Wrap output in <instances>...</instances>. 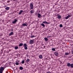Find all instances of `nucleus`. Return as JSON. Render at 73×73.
<instances>
[{
    "mask_svg": "<svg viewBox=\"0 0 73 73\" xmlns=\"http://www.w3.org/2000/svg\"><path fill=\"white\" fill-rule=\"evenodd\" d=\"M39 58H40L42 59V58H43V57H42V55H39Z\"/></svg>",
    "mask_w": 73,
    "mask_h": 73,
    "instance_id": "16",
    "label": "nucleus"
},
{
    "mask_svg": "<svg viewBox=\"0 0 73 73\" xmlns=\"http://www.w3.org/2000/svg\"><path fill=\"white\" fill-rule=\"evenodd\" d=\"M27 46V44H23V46L24 47H25V46Z\"/></svg>",
    "mask_w": 73,
    "mask_h": 73,
    "instance_id": "23",
    "label": "nucleus"
},
{
    "mask_svg": "<svg viewBox=\"0 0 73 73\" xmlns=\"http://www.w3.org/2000/svg\"><path fill=\"white\" fill-rule=\"evenodd\" d=\"M29 44H34V40H31L29 41Z\"/></svg>",
    "mask_w": 73,
    "mask_h": 73,
    "instance_id": "3",
    "label": "nucleus"
},
{
    "mask_svg": "<svg viewBox=\"0 0 73 73\" xmlns=\"http://www.w3.org/2000/svg\"><path fill=\"white\" fill-rule=\"evenodd\" d=\"M14 35V33H13V32H11L9 35V36H12V35Z\"/></svg>",
    "mask_w": 73,
    "mask_h": 73,
    "instance_id": "10",
    "label": "nucleus"
},
{
    "mask_svg": "<svg viewBox=\"0 0 73 73\" xmlns=\"http://www.w3.org/2000/svg\"><path fill=\"white\" fill-rule=\"evenodd\" d=\"M23 43H20L19 45V46H23Z\"/></svg>",
    "mask_w": 73,
    "mask_h": 73,
    "instance_id": "19",
    "label": "nucleus"
},
{
    "mask_svg": "<svg viewBox=\"0 0 73 73\" xmlns=\"http://www.w3.org/2000/svg\"><path fill=\"white\" fill-rule=\"evenodd\" d=\"M24 62H25L24 60H23L21 62V63L22 64H24Z\"/></svg>",
    "mask_w": 73,
    "mask_h": 73,
    "instance_id": "29",
    "label": "nucleus"
},
{
    "mask_svg": "<svg viewBox=\"0 0 73 73\" xmlns=\"http://www.w3.org/2000/svg\"><path fill=\"white\" fill-rule=\"evenodd\" d=\"M42 23L43 24H49V23H47V22L46 21L42 22Z\"/></svg>",
    "mask_w": 73,
    "mask_h": 73,
    "instance_id": "11",
    "label": "nucleus"
},
{
    "mask_svg": "<svg viewBox=\"0 0 73 73\" xmlns=\"http://www.w3.org/2000/svg\"><path fill=\"white\" fill-rule=\"evenodd\" d=\"M28 49V48L27 47V46H26L25 47V49H26V50H27Z\"/></svg>",
    "mask_w": 73,
    "mask_h": 73,
    "instance_id": "31",
    "label": "nucleus"
},
{
    "mask_svg": "<svg viewBox=\"0 0 73 73\" xmlns=\"http://www.w3.org/2000/svg\"><path fill=\"white\" fill-rule=\"evenodd\" d=\"M11 31H13V29H12Z\"/></svg>",
    "mask_w": 73,
    "mask_h": 73,
    "instance_id": "37",
    "label": "nucleus"
},
{
    "mask_svg": "<svg viewBox=\"0 0 73 73\" xmlns=\"http://www.w3.org/2000/svg\"><path fill=\"white\" fill-rule=\"evenodd\" d=\"M9 8H10L9 7H7L5 8V9H6V10H9Z\"/></svg>",
    "mask_w": 73,
    "mask_h": 73,
    "instance_id": "18",
    "label": "nucleus"
},
{
    "mask_svg": "<svg viewBox=\"0 0 73 73\" xmlns=\"http://www.w3.org/2000/svg\"><path fill=\"white\" fill-rule=\"evenodd\" d=\"M71 64L70 63H68L67 64V66H68V67H70V65Z\"/></svg>",
    "mask_w": 73,
    "mask_h": 73,
    "instance_id": "14",
    "label": "nucleus"
},
{
    "mask_svg": "<svg viewBox=\"0 0 73 73\" xmlns=\"http://www.w3.org/2000/svg\"><path fill=\"white\" fill-rule=\"evenodd\" d=\"M52 50H53V51H56V48H52Z\"/></svg>",
    "mask_w": 73,
    "mask_h": 73,
    "instance_id": "21",
    "label": "nucleus"
},
{
    "mask_svg": "<svg viewBox=\"0 0 73 73\" xmlns=\"http://www.w3.org/2000/svg\"><path fill=\"white\" fill-rule=\"evenodd\" d=\"M59 27H60V28H62V27H63L62 25L61 24H60L59 25Z\"/></svg>",
    "mask_w": 73,
    "mask_h": 73,
    "instance_id": "27",
    "label": "nucleus"
},
{
    "mask_svg": "<svg viewBox=\"0 0 73 73\" xmlns=\"http://www.w3.org/2000/svg\"><path fill=\"white\" fill-rule=\"evenodd\" d=\"M46 73H52L50 72V71H48V72H47Z\"/></svg>",
    "mask_w": 73,
    "mask_h": 73,
    "instance_id": "32",
    "label": "nucleus"
},
{
    "mask_svg": "<svg viewBox=\"0 0 73 73\" xmlns=\"http://www.w3.org/2000/svg\"><path fill=\"white\" fill-rule=\"evenodd\" d=\"M69 54V53H65V55L66 56H68Z\"/></svg>",
    "mask_w": 73,
    "mask_h": 73,
    "instance_id": "25",
    "label": "nucleus"
},
{
    "mask_svg": "<svg viewBox=\"0 0 73 73\" xmlns=\"http://www.w3.org/2000/svg\"><path fill=\"white\" fill-rule=\"evenodd\" d=\"M70 66L71 68H73V64H71Z\"/></svg>",
    "mask_w": 73,
    "mask_h": 73,
    "instance_id": "28",
    "label": "nucleus"
},
{
    "mask_svg": "<svg viewBox=\"0 0 73 73\" xmlns=\"http://www.w3.org/2000/svg\"><path fill=\"white\" fill-rule=\"evenodd\" d=\"M45 46H44V48H45Z\"/></svg>",
    "mask_w": 73,
    "mask_h": 73,
    "instance_id": "38",
    "label": "nucleus"
},
{
    "mask_svg": "<svg viewBox=\"0 0 73 73\" xmlns=\"http://www.w3.org/2000/svg\"><path fill=\"white\" fill-rule=\"evenodd\" d=\"M50 67L48 68V70H49V69H50Z\"/></svg>",
    "mask_w": 73,
    "mask_h": 73,
    "instance_id": "33",
    "label": "nucleus"
},
{
    "mask_svg": "<svg viewBox=\"0 0 73 73\" xmlns=\"http://www.w3.org/2000/svg\"><path fill=\"white\" fill-rule=\"evenodd\" d=\"M1 44V43H0V45Z\"/></svg>",
    "mask_w": 73,
    "mask_h": 73,
    "instance_id": "40",
    "label": "nucleus"
},
{
    "mask_svg": "<svg viewBox=\"0 0 73 73\" xmlns=\"http://www.w3.org/2000/svg\"><path fill=\"white\" fill-rule=\"evenodd\" d=\"M19 48V47H18V46H16L15 47V50H16V49H17Z\"/></svg>",
    "mask_w": 73,
    "mask_h": 73,
    "instance_id": "22",
    "label": "nucleus"
},
{
    "mask_svg": "<svg viewBox=\"0 0 73 73\" xmlns=\"http://www.w3.org/2000/svg\"><path fill=\"white\" fill-rule=\"evenodd\" d=\"M17 21V20L16 19H14V21L12 22L13 24H15L16 23V22Z\"/></svg>",
    "mask_w": 73,
    "mask_h": 73,
    "instance_id": "5",
    "label": "nucleus"
},
{
    "mask_svg": "<svg viewBox=\"0 0 73 73\" xmlns=\"http://www.w3.org/2000/svg\"><path fill=\"white\" fill-rule=\"evenodd\" d=\"M30 61V60L29 59H28L26 61V62L27 64H28L29 63Z\"/></svg>",
    "mask_w": 73,
    "mask_h": 73,
    "instance_id": "12",
    "label": "nucleus"
},
{
    "mask_svg": "<svg viewBox=\"0 0 73 73\" xmlns=\"http://www.w3.org/2000/svg\"><path fill=\"white\" fill-rule=\"evenodd\" d=\"M31 36H30L29 37L30 38H33V37H35L36 36H35V35H32V34H31Z\"/></svg>",
    "mask_w": 73,
    "mask_h": 73,
    "instance_id": "13",
    "label": "nucleus"
},
{
    "mask_svg": "<svg viewBox=\"0 0 73 73\" xmlns=\"http://www.w3.org/2000/svg\"><path fill=\"white\" fill-rule=\"evenodd\" d=\"M30 13H34V12L33 11L31 10L30 11Z\"/></svg>",
    "mask_w": 73,
    "mask_h": 73,
    "instance_id": "24",
    "label": "nucleus"
},
{
    "mask_svg": "<svg viewBox=\"0 0 73 73\" xmlns=\"http://www.w3.org/2000/svg\"><path fill=\"white\" fill-rule=\"evenodd\" d=\"M25 65H26V64H25Z\"/></svg>",
    "mask_w": 73,
    "mask_h": 73,
    "instance_id": "39",
    "label": "nucleus"
},
{
    "mask_svg": "<svg viewBox=\"0 0 73 73\" xmlns=\"http://www.w3.org/2000/svg\"><path fill=\"white\" fill-rule=\"evenodd\" d=\"M19 69L20 70H23V67H22V66L20 67H19Z\"/></svg>",
    "mask_w": 73,
    "mask_h": 73,
    "instance_id": "20",
    "label": "nucleus"
},
{
    "mask_svg": "<svg viewBox=\"0 0 73 73\" xmlns=\"http://www.w3.org/2000/svg\"><path fill=\"white\" fill-rule=\"evenodd\" d=\"M37 16L38 17V18L39 19H40V18H41L42 17V15L40 14L39 13H38L37 14Z\"/></svg>",
    "mask_w": 73,
    "mask_h": 73,
    "instance_id": "4",
    "label": "nucleus"
},
{
    "mask_svg": "<svg viewBox=\"0 0 73 73\" xmlns=\"http://www.w3.org/2000/svg\"><path fill=\"white\" fill-rule=\"evenodd\" d=\"M54 54L55 55V56L57 57L58 55V52H54Z\"/></svg>",
    "mask_w": 73,
    "mask_h": 73,
    "instance_id": "7",
    "label": "nucleus"
},
{
    "mask_svg": "<svg viewBox=\"0 0 73 73\" xmlns=\"http://www.w3.org/2000/svg\"><path fill=\"white\" fill-rule=\"evenodd\" d=\"M72 54H73V51H72Z\"/></svg>",
    "mask_w": 73,
    "mask_h": 73,
    "instance_id": "34",
    "label": "nucleus"
},
{
    "mask_svg": "<svg viewBox=\"0 0 73 73\" xmlns=\"http://www.w3.org/2000/svg\"><path fill=\"white\" fill-rule=\"evenodd\" d=\"M44 40H45L46 41H48V39L47 38H44Z\"/></svg>",
    "mask_w": 73,
    "mask_h": 73,
    "instance_id": "17",
    "label": "nucleus"
},
{
    "mask_svg": "<svg viewBox=\"0 0 73 73\" xmlns=\"http://www.w3.org/2000/svg\"><path fill=\"white\" fill-rule=\"evenodd\" d=\"M41 25L42 27H44L45 26V25L43 24V23L41 24Z\"/></svg>",
    "mask_w": 73,
    "mask_h": 73,
    "instance_id": "26",
    "label": "nucleus"
},
{
    "mask_svg": "<svg viewBox=\"0 0 73 73\" xmlns=\"http://www.w3.org/2000/svg\"><path fill=\"white\" fill-rule=\"evenodd\" d=\"M71 16H72L71 15H68L67 17H65V19L66 20H67L68 19V18H69V17H71Z\"/></svg>",
    "mask_w": 73,
    "mask_h": 73,
    "instance_id": "6",
    "label": "nucleus"
},
{
    "mask_svg": "<svg viewBox=\"0 0 73 73\" xmlns=\"http://www.w3.org/2000/svg\"><path fill=\"white\" fill-rule=\"evenodd\" d=\"M57 18H58V19H60L61 18V16H60L59 15L57 14Z\"/></svg>",
    "mask_w": 73,
    "mask_h": 73,
    "instance_id": "9",
    "label": "nucleus"
},
{
    "mask_svg": "<svg viewBox=\"0 0 73 73\" xmlns=\"http://www.w3.org/2000/svg\"><path fill=\"white\" fill-rule=\"evenodd\" d=\"M36 16H37V13L35 14Z\"/></svg>",
    "mask_w": 73,
    "mask_h": 73,
    "instance_id": "35",
    "label": "nucleus"
},
{
    "mask_svg": "<svg viewBox=\"0 0 73 73\" xmlns=\"http://www.w3.org/2000/svg\"><path fill=\"white\" fill-rule=\"evenodd\" d=\"M15 64L16 65H18L19 64V63L17 62H16L15 63Z\"/></svg>",
    "mask_w": 73,
    "mask_h": 73,
    "instance_id": "30",
    "label": "nucleus"
},
{
    "mask_svg": "<svg viewBox=\"0 0 73 73\" xmlns=\"http://www.w3.org/2000/svg\"><path fill=\"white\" fill-rule=\"evenodd\" d=\"M1 36H3V35H1Z\"/></svg>",
    "mask_w": 73,
    "mask_h": 73,
    "instance_id": "36",
    "label": "nucleus"
},
{
    "mask_svg": "<svg viewBox=\"0 0 73 73\" xmlns=\"http://www.w3.org/2000/svg\"><path fill=\"white\" fill-rule=\"evenodd\" d=\"M30 9H33V5L32 3H30Z\"/></svg>",
    "mask_w": 73,
    "mask_h": 73,
    "instance_id": "2",
    "label": "nucleus"
},
{
    "mask_svg": "<svg viewBox=\"0 0 73 73\" xmlns=\"http://www.w3.org/2000/svg\"><path fill=\"white\" fill-rule=\"evenodd\" d=\"M7 66H5L3 67H1L0 68V73H3V72L4 70V69L6 68Z\"/></svg>",
    "mask_w": 73,
    "mask_h": 73,
    "instance_id": "1",
    "label": "nucleus"
},
{
    "mask_svg": "<svg viewBox=\"0 0 73 73\" xmlns=\"http://www.w3.org/2000/svg\"><path fill=\"white\" fill-rule=\"evenodd\" d=\"M23 11L21 10L20 12H19V15H21V13H23Z\"/></svg>",
    "mask_w": 73,
    "mask_h": 73,
    "instance_id": "15",
    "label": "nucleus"
},
{
    "mask_svg": "<svg viewBox=\"0 0 73 73\" xmlns=\"http://www.w3.org/2000/svg\"><path fill=\"white\" fill-rule=\"evenodd\" d=\"M27 25H28V23H27V22H26L25 23H23L21 25V26H27Z\"/></svg>",
    "mask_w": 73,
    "mask_h": 73,
    "instance_id": "8",
    "label": "nucleus"
}]
</instances>
